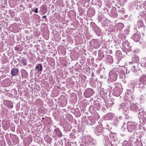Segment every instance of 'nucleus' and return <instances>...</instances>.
<instances>
[{
    "label": "nucleus",
    "instance_id": "obj_16",
    "mask_svg": "<svg viewBox=\"0 0 146 146\" xmlns=\"http://www.w3.org/2000/svg\"><path fill=\"white\" fill-rule=\"evenodd\" d=\"M139 80L141 82H143V84H146V75H143L140 78Z\"/></svg>",
    "mask_w": 146,
    "mask_h": 146
},
{
    "label": "nucleus",
    "instance_id": "obj_20",
    "mask_svg": "<svg viewBox=\"0 0 146 146\" xmlns=\"http://www.w3.org/2000/svg\"><path fill=\"white\" fill-rule=\"evenodd\" d=\"M141 65L143 67H146V58L142 59Z\"/></svg>",
    "mask_w": 146,
    "mask_h": 146
},
{
    "label": "nucleus",
    "instance_id": "obj_11",
    "mask_svg": "<svg viewBox=\"0 0 146 146\" xmlns=\"http://www.w3.org/2000/svg\"><path fill=\"white\" fill-rule=\"evenodd\" d=\"M138 26L139 29L141 28L142 30L145 29V26L143 25V22L141 21H139L137 22Z\"/></svg>",
    "mask_w": 146,
    "mask_h": 146
},
{
    "label": "nucleus",
    "instance_id": "obj_51",
    "mask_svg": "<svg viewBox=\"0 0 146 146\" xmlns=\"http://www.w3.org/2000/svg\"><path fill=\"white\" fill-rule=\"evenodd\" d=\"M100 77H101V78H102V76H100Z\"/></svg>",
    "mask_w": 146,
    "mask_h": 146
},
{
    "label": "nucleus",
    "instance_id": "obj_50",
    "mask_svg": "<svg viewBox=\"0 0 146 146\" xmlns=\"http://www.w3.org/2000/svg\"><path fill=\"white\" fill-rule=\"evenodd\" d=\"M100 77H101V78H102V76H100Z\"/></svg>",
    "mask_w": 146,
    "mask_h": 146
},
{
    "label": "nucleus",
    "instance_id": "obj_47",
    "mask_svg": "<svg viewBox=\"0 0 146 146\" xmlns=\"http://www.w3.org/2000/svg\"><path fill=\"white\" fill-rule=\"evenodd\" d=\"M13 105L11 106V107L12 108H13Z\"/></svg>",
    "mask_w": 146,
    "mask_h": 146
},
{
    "label": "nucleus",
    "instance_id": "obj_53",
    "mask_svg": "<svg viewBox=\"0 0 146 146\" xmlns=\"http://www.w3.org/2000/svg\"><path fill=\"white\" fill-rule=\"evenodd\" d=\"M96 43L98 44V42H96Z\"/></svg>",
    "mask_w": 146,
    "mask_h": 146
},
{
    "label": "nucleus",
    "instance_id": "obj_46",
    "mask_svg": "<svg viewBox=\"0 0 146 146\" xmlns=\"http://www.w3.org/2000/svg\"><path fill=\"white\" fill-rule=\"evenodd\" d=\"M42 119H44V117H42Z\"/></svg>",
    "mask_w": 146,
    "mask_h": 146
},
{
    "label": "nucleus",
    "instance_id": "obj_12",
    "mask_svg": "<svg viewBox=\"0 0 146 146\" xmlns=\"http://www.w3.org/2000/svg\"><path fill=\"white\" fill-rule=\"evenodd\" d=\"M18 72V69L16 68H14L12 69L11 74L12 76H14L16 75Z\"/></svg>",
    "mask_w": 146,
    "mask_h": 146
},
{
    "label": "nucleus",
    "instance_id": "obj_27",
    "mask_svg": "<svg viewBox=\"0 0 146 146\" xmlns=\"http://www.w3.org/2000/svg\"><path fill=\"white\" fill-rule=\"evenodd\" d=\"M118 122V119L117 117H116L113 121V123L114 125H117Z\"/></svg>",
    "mask_w": 146,
    "mask_h": 146
},
{
    "label": "nucleus",
    "instance_id": "obj_6",
    "mask_svg": "<svg viewBox=\"0 0 146 146\" xmlns=\"http://www.w3.org/2000/svg\"><path fill=\"white\" fill-rule=\"evenodd\" d=\"M58 102L62 106H64L66 105L67 102L66 98L63 96H60L58 99Z\"/></svg>",
    "mask_w": 146,
    "mask_h": 146
},
{
    "label": "nucleus",
    "instance_id": "obj_19",
    "mask_svg": "<svg viewBox=\"0 0 146 146\" xmlns=\"http://www.w3.org/2000/svg\"><path fill=\"white\" fill-rule=\"evenodd\" d=\"M124 27V24L121 23H118L117 25V28L119 30L122 29Z\"/></svg>",
    "mask_w": 146,
    "mask_h": 146
},
{
    "label": "nucleus",
    "instance_id": "obj_2",
    "mask_svg": "<svg viewBox=\"0 0 146 146\" xmlns=\"http://www.w3.org/2000/svg\"><path fill=\"white\" fill-rule=\"evenodd\" d=\"M111 87L113 91L117 93H120L122 92V87L119 84H111Z\"/></svg>",
    "mask_w": 146,
    "mask_h": 146
},
{
    "label": "nucleus",
    "instance_id": "obj_41",
    "mask_svg": "<svg viewBox=\"0 0 146 146\" xmlns=\"http://www.w3.org/2000/svg\"><path fill=\"white\" fill-rule=\"evenodd\" d=\"M119 119H121L122 118V117L121 116H119Z\"/></svg>",
    "mask_w": 146,
    "mask_h": 146
},
{
    "label": "nucleus",
    "instance_id": "obj_7",
    "mask_svg": "<svg viewBox=\"0 0 146 146\" xmlns=\"http://www.w3.org/2000/svg\"><path fill=\"white\" fill-rule=\"evenodd\" d=\"M93 90L92 89H88L85 91L84 96L86 98H90L93 95Z\"/></svg>",
    "mask_w": 146,
    "mask_h": 146
},
{
    "label": "nucleus",
    "instance_id": "obj_21",
    "mask_svg": "<svg viewBox=\"0 0 146 146\" xmlns=\"http://www.w3.org/2000/svg\"><path fill=\"white\" fill-rule=\"evenodd\" d=\"M94 106L97 109H99L100 108V104L99 103V102L97 101L94 102Z\"/></svg>",
    "mask_w": 146,
    "mask_h": 146
},
{
    "label": "nucleus",
    "instance_id": "obj_54",
    "mask_svg": "<svg viewBox=\"0 0 146 146\" xmlns=\"http://www.w3.org/2000/svg\"><path fill=\"white\" fill-rule=\"evenodd\" d=\"M141 90H140V91L141 92Z\"/></svg>",
    "mask_w": 146,
    "mask_h": 146
},
{
    "label": "nucleus",
    "instance_id": "obj_39",
    "mask_svg": "<svg viewBox=\"0 0 146 146\" xmlns=\"http://www.w3.org/2000/svg\"><path fill=\"white\" fill-rule=\"evenodd\" d=\"M46 15H44L42 16V18L44 19H45L46 18Z\"/></svg>",
    "mask_w": 146,
    "mask_h": 146
},
{
    "label": "nucleus",
    "instance_id": "obj_35",
    "mask_svg": "<svg viewBox=\"0 0 146 146\" xmlns=\"http://www.w3.org/2000/svg\"><path fill=\"white\" fill-rule=\"evenodd\" d=\"M22 63L24 65H26L27 64L26 61L25 59H23L22 61Z\"/></svg>",
    "mask_w": 146,
    "mask_h": 146
},
{
    "label": "nucleus",
    "instance_id": "obj_22",
    "mask_svg": "<svg viewBox=\"0 0 146 146\" xmlns=\"http://www.w3.org/2000/svg\"><path fill=\"white\" fill-rule=\"evenodd\" d=\"M139 58L138 56H135L132 58V60L134 62L137 63L139 61Z\"/></svg>",
    "mask_w": 146,
    "mask_h": 146
},
{
    "label": "nucleus",
    "instance_id": "obj_36",
    "mask_svg": "<svg viewBox=\"0 0 146 146\" xmlns=\"http://www.w3.org/2000/svg\"><path fill=\"white\" fill-rule=\"evenodd\" d=\"M93 106H91L89 108V110H90V111H91V109H92L93 108Z\"/></svg>",
    "mask_w": 146,
    "mask_h": 146
},
{
    "label": "nucleus",
    "instance_id": "obj_43",
    "mask_svg": "<svg viewBox=\"0 0 146 146\" xmlns=\"http://www.w3.org/2000/svg\"><path fill=\"white\" fill-rule=\"evenodd\" d=\"M80 115H81V114H80V113H79V114H78V116L79 117V116Z\"/></svg>",
    "mask_w": 146,
    "mask_h": 146
},
{
    "label": "nucleus",
    "instance_id": "obj_44",
    "mask_svg": "<svg viewBox=\"0 0 146 146\" xmlns=\"http://www.w3.org/2000/svg\"><path fill=\"white\" fill-rule=\"evenodd\" d=\"M115 16H116L117 15V14L115 13Z\"/></svg>",
    "mask_w": 146,
    "mask_h": 146
},
{
    "label": "nucleus",
    "instance_id": "obj_14",
    "mask_svg": "<svg viewBox=\"0 0 146 146\" xmlns=\"http://www.w3.org/2000/svg\"><path fill=\"white\" fill-rule=\"evenodd\" d=\"M146 85V84H143V82H141L139 80L138 85V88H141L142 90H144Z\"/></svg>",
    "mask_w": 146,
    "mask_h": 146
},
{
    "label": "nucleus",
    "instance_id": "obj_40",
    "mask_svg": "<svg viewBox=\"0 0 146 146\" xmlns=\"http://www.w3.org/2000/svg\"><path fill=\"white\" fill-rule=\"evenodd\" d=\"M121 11L124 12V9H121Z\"/></svg>",
    "mask_w": 146,
    "mask_h": 146
},
{
    "label": "nucleus",
    "instance_id": "obj_17",
    "mask_svg": "<svg viewBox=\"0 0 146 146\" xmlns=\"http://www.w3.org/2000/svg\"><path fill=\"white\" fill-rule=\"evenodd\" d=\"M65 49V48L62 45L59 46L58 47V50L60 53L64 52Z\"/></svg>",
    "mask_w": 146,
    "mask_h": 146
},
{
    "label": "nucleus",
    "instance_id": "obj_49",
    "mask_svg": "<svg viewBox=\"0 0 146 146\" xmlns=\"http://www.w3.org/2000/svg\"><path fill=\"white\" fill-rule=\"evenodd\" d=\"M57 65H58V66H59V64H57Z\"/></svg>",
    "mask_w": 146,
    "mask_h": 146
},
{
    "label": "nucleus",
    "instance_id": "obj_37",
    "mask_svg": "<svg viewBox=\"0 0 146 146\" xmlns=\"http://www.w3.org/2000/svg\"><path fill=\"white\" fill-rule=\"evenodd\" d=\"M35 12L36 13H37L38 12V8H36L35 10Z\"/></svg>",
    "mask_w": 146,
    "mask_h": 146
},
{
    "label": "nucleus",
    "instance_id": "obj_18",
    "mask_svg": "<svg viewBox=\"0 0 146 146\" xmlns=\"http://www.w3.org/2000/svg\"><path fill=\"white\" fill-rule=\"evenodd\" d=\"M121 130L123 131L127 130V124L126 125V123L123 122L121 127Z\"/></svg>",
    "mask_w": 146,
    "mask_h": 146
},
{
    "label": "nucleus",
    "instance_id": "obj_25",
    "mask_svg": "<svg viewBox=\"0 0 146 146\" xmlns=\"http://www.w3.org/2000/svg\"><path fill=\"white\" fill-rule=\"evenodd\" d=\"M134 96L133 95L131 94L130 95L127 97V99L130 101H132L133 100Z\"/></svg>",
    "mask_w": 146,
    "mask_h": 146
},
{
    "label": "nucleus",
    "instance_id": "obj_30",
    "mask_svg": "<svg viewBox=\"0 0 146 146\" xmlns=\"http://www.w3.org/2000/svg\"><path fill=\"white\" fill-rule=\"evenodd\" d=\"M139 83V82H135L133 84V87L135 88H138V85Z\"/></svg>",
    "mask_w": 146,
    "mask_h": 146
},
{
    "label": "nucleus",
    "instance_id": "obj_4",
    "mask_svg": "<svg viewBox=\"0 0 146 146\" xmlns=\"http://www.w3.org/2000/svg\"><path fill=\"white\" fill-rule=\"evenodd\" d=\"M129 107L131 110H132L135 112H137L139 111H141L138 106L132 102L130 103Z\"/></svg>",
    "mask_w": 146,
    "mask_h": 146
},
{
    "label": "nucleus",
    "instance_id": "obj_23",
    "mask_svg": "<svg viewBox=\"0 0 146 146\" xmlns=\"http://www.w3.org/2000/svg\"><path fill=\"white\" fill-rule=\"evenodd\" d=\"M42 67L40 64H38L36 66V68L38 72L42 71Z\"/></svg>",
    "mask_w": 146,
    "mask_h": 146
},
{
    "label": "nucleus",
    "instance_id": "obj_24",
    "mask_svg": "<svg viewBox=\"0 0 146 146\" xmlns=\"http://www.w3.org/2000/svg\"><path fill=\"white\" fill-rule=\"evenodd\" d=\"M123 146H132V145L130 141H125L123 142Z\"/></svg>",
    "mask_w": 146,
    "mask_h": 146
},
{
    "label": "nucleus",
    "instance_id": "obj_34",
    "mask_svg": "<svg viewBox=\"0 0 146 146\" xmlns=\"http://www.w3.org/2000/svg\"><path fill=\"white\" fill-rule=\"evenodd\" d=\"M142 135H139L138 137L139 139H137L139 141H141V140H142Z\"/></svg>",
    "mask_w": 146,
    "mask_h": 146
},
{
    "label": "nucleus",
    "instance_id": "obj_38",
    "mask_svg": "<svg viewBox=\"0 0 146 146\" xmlns=\"http://www.w3.org/2000/svg\"><path fill=\"white\" fill-rule=\"evenodd\" d=\"M132 68L133 69V70H134V71L135 70V66H133Z\"/></svg>",
    "mask_w": 146,
    "mask_h": 146
},
{
    "label": "nucleus",
    "instance_id": "obj_32",
    "mask_svg": "<svg viewBox=\"0 0 146 146\" xmlns=\"http://www.w3.org/2000/svg\"><path fill=\"white\" fill-rule=\"evenodd\" d=\"M121 52L119 50H117L116 52V56H119L121 55Z\"/></svg>",
    "mask_w": 146,
    "mask_h": 146
},
{
    "label": "nucleus",
    "instance_id": "obj_29",
    "mask_svg": "<svg viewBox=\"0 0 146 146\" xmlns=\"http://www.w3.org/2000/svg\"><path fill=\"white\" fill-rule=\"evenodd\" d=\"M89 121L90 122H88V124H89V125H93L95 123L94 121V120H90Z\"/></svg>",
    "mask_w": 146,
    "mask_h": 146
},
{
    "label": "nucleus",
    "instance_id": "obj_48",
    "mask_svg": "<svg viewBox=\"0 0 146 146\" xmlns=\"http://www.w3.org/2000/svg\"><path fill=\"white\" fill-rule=\"evenodd\" d=\"M57 88H59V86H57Z\"/></svg>",
    "mask_w": 146,
    "mask_h": 146
},
{
    "label": "nucleus",
    "instance_id": "obj_45",
    "mask_svg": "<svg viewBox=\"0 0 146 146\" xmlns=\"http://www.w3.org/2000/svg\"><path fill=\"white\" fill-rule=\"evenodd\" d=\"M126 109H127V110H128V108H126L125 109V110H126Z\"/></svg>",
    "mask_w": 146,
    "mask_h": 146
},
{
    "label": "nucleus",
    "instance_id": "obj_52",
    "mask_svg": "<svg viewBox=\"0 0 146 146\" xmlns=\"http://www.w3.org/2000/svg\"><path fill=\"white\" fill-rule=\"evenodd\" d=\"M91 10H93L94 11V10H93V9H91Z\"/></svg>",
    "mask_w": 146,
    "mask_h": 146
},
{
    "label": "nucleus",
    "instance_id": "obj_55",
    "mask_svg": "<svg viewBox=\"0 0 146 146\" xmlns=\"http://www.w3.org/2000/svg\"><path fill=\"white\" fill-rule=\"evenodd\" d=\"M90 10H89V11H90Z\"/></svg>",
    "mask_w": 146,
    "mask_h": 146
},
{
    "label": "nucleus",
    "instance_id": "obj_3",
    "mask_svg": "<svg viewBox=\"0 0 146 146\" xmlns=\"http://www.w3.org/2000/svg\"><path fill=\"white\" fill-rule=\"evenodd\" d=\"M117 76L116 71L114 70H111L109 73V78L112 81L116 80L117 78Z\"/></svg>",
    "mask_w": 146,
    "mask_h": 146
},
{
    "label": "nucleus",
    "instance_id": "obj_9",
    "mask_svg": "<svg viewBox=\"0 0 146 146\" xmlns=\"http://www.w3.org/2000/svg\"><path fill=\"white\" fill-rule=\"evenodd\" d=\"M141 37V36L140 34L138 33H136L133 34L132 36V38L133 39L134 41L137 42L140 40Z\"/></svg>",
    "mask_w": 146,
    "mask_h": 146
},
{
    "label": "nucleus",
    "instance_id": "obj_33",
    "mask_svg": "<svg viewBox=\"0 0 146 146\" xmlns=\"http://www.w3.org/2000/svg\"><path fill=\"white\" fill-rule=\"evenodd\" d=\"M107 116L109 117V119H110L112 118V114L111 113H109L107 115Z\"/></svg>",
    "mask_w": 146,
    "mask_h": 146
},
{
    "label": "nucleus",
    "instance_id": "obj_26",
    "mask_svg": "<svg viewBox=\"0 0 146 146\" xmlns=\"http://www.w3.org/2000/svg\"><path fill=\"white\" fill-rule=\"evenodd\" d=\"M41 10L42 12L43 13H45L47 12L46 8L45 6H41Z\"/></svg>",
    "mask_w": 146,
    "mask_h": 146
},
{
    "label": "nucleus",
    "instance_id": "obj_8",
    "mask_svg": "<svg viewBox=\"0 0 146 146\" xmlns=\"http://www.w3.org/2000/svg\"><path fill=\"white\" fill-rule=\"evenodd\" d=\"M101 125L97 126L95 130V133L98 136L100 135L102 132L104 131Z\"/></svg>",
    "mask_w": 146,
    "mask_h": 146
},
{
    "label": "nucleus",
    "instance_id": "obj_28",
    "mask_svg": "<svg viewBox=\"0 0 146 146\" xmlns=\"http://www.w3.org/2000/svg\"><path fill=\"white\" fill-rule=\"evenodd\" d=\"M70 137L72 139H74L76 138L74 133H71L70 134Z\"/></svg>",
    "mask_w": 146,
    "mask_h": 146
},
{
    "label": "nucleus",
    "instance_id": "obj_42",
    "mask_svg": "<svg viewBox=\"0 0 146 146\" xmlns=\"http://www.w3.org/2000/svg\"><path fill=\"white\" fill-rule=\"evenodd\" d=\"M124 113L125 114H127V112H126V111L124 112Z\"/></svg>",
    "mask_w": 146,
    "mask_h": 146
},
{
    "label": "nucleus",
    "instance_id": "obj_13",
    "mask_svg": "<svg viewBox=\"0 0 146 146\" xmlns=\"http://www.w3.org/2000/svg\"><path fill=\"white\" fill-rule=\"evenodd\" d=\"M56 136H58L59 137H61L62 136V134L60 130L57 127L55 129V137Z\"/></svg>",
    "mask_w": 146,
    "mask_h": 146
},
{
    "label": "nucleus",
    "instance_id": "obj_31",
    "mask_svg": "<svg viewBox=\"0 0 146 146\" xmlns=\"http://www.w3.org/2000/svg\"><path fill=\"white\" fill-rule=\"evenodd\" d=\"M134 141V138L133 137H129V141H130V142L131 143V144H132V143Z\"/></svg>",
    "mask_w": 146,
    "mask_h": 146
},
{
    "label": "nucleus",
    "instance_id": "obj_15",
    "mask_svg": "<svg viewBox=\"0 0 146 146\" xmlns=\"http://www.w3.org/2000/svg\"><path fill=\"white\" fill-rule=\"evenodd\" d=\"M109 131L108 129H106L104 130L102 133V137L105 138L108 136V135Z\"/></svg>",
    "mask_w": 146,
    "mask_h": 146
},
{
    "label": "nucleus",
    "instance_id": "obj_10",
    "mask_svg": "<svg viewBox=\"0 0 146 146\" xmlns=\"http://www.w3.org/2000/svg\"><path fill=\"white\" fill-rule=\"evenodd\" d=\"M93 28L96 34L98 35H100L101 32L100 28L95 25L93 26Z\"/></svg>",
    "mask_w": 146,
    "mask_h": 146
},
{
    "label": "nucleus",
    "instance_id": "obj_1",
    "mask_svg": "<svg viewBox=\"0 0 146 146\" xmlns=\"http://www.w3.org/2000/svg\"><path fill=\"white\" fill-rule=\"evenodd\" d=\"M137 124L135 123H133L131 121H128L127 123V130L130 132H134L136 129H137Z\"/></svg>",
    "mask_w": 146,
    "mask_h": 146
},
{
    "label": "nucleus",
    "instance_id": "obj_5",
    "mask_svg": "<svg viewBox=\"0 0 146 146\" xmlns=\"http://www.w3.org/2000/svg\"><path fill=\"white\" fill-rule=\"evenodd\" d=\"M141 111H139L138 113L139 115L138 117L140 119H141L143 121V123H146V114L145 112L143 111L142 110H141Z\"/></svg>",
    "mask_w": 146,
    "mask_h": 146
}]
</instances>
